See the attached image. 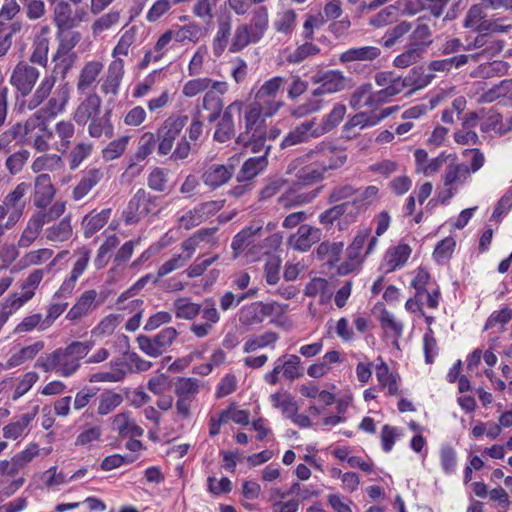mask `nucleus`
<instances>
[{
	"label": "nucleus",
	"mask_w": 512,
	"mask_h": 512,
	"mask_svg": "<svg viewBox=\"0 0 512 512\" xmlns=\"http://www.w3.org/2000/svg\"><path fill=\"white\" fill-rule=\"evenodd\" d=\"M92 347V341H73L66 347L57 348L40 356L35 367L44 372H55L64 378L71 377L79 370L81 360L88 355Z\"/></svg>",
	"instance_id": "1"
},
{
	"label": "nucleus",
	"mask_w": 512,
	"mask_h": 512,
	"mask_svg": "<svg viewBox=\"0 0 512 512\" xmlns=\"http://www.w3.org/2000/svg\"><path fill=\"white\" fill-rule=\"evenodd\" d=\"M285 82V78L281 76H275L265 81L256 92L254 101L247 107L246 113L264 118L275 115L284 105L277 95Z\"/></svg>",
	"instance_id": "2"
},
{
	"label": "nucleus",
	"mask_w": 512,
	"mask_h": 512,
	"mask_svg": "<svg viewBox=\"0 0 512 512\" xmlns=\"http://www.w3.org/2000/svg\"><path fill=\"white\" fill-rule=\"evenodd\" d=\"M151 366V362L142 359L137 353L125 352L123 357L116 358L110 362L109 370L92 374L89 381L92 383L120 382L128 373L147 371Z\"/></svg>",
	"instance_id": "3"
},
{
	"label": "nucleus",
	"mask_w": 512,
	"mask_h": 512,
	"mask_svg": "<svg viewBox=\"0 0 512 512\" xmlns=\"http://www.w3.org/2000/svg\"><path fill=\"white\" fill-rule=\"evenodd\" d=\"M375 83L381 87L378 92L382 104L388 102L392 97L404 92L405 89L415 86L416 89L425 86L427 80H413L411 77H398L392 72L383 71L375 74Z\"/></svg>",
	"instance_id": "4"
},
{
	"label": "nucleus",
	"mask_w": 512,
	"mask_h": 512,
	"mask_svg": "<svg viewBox=\"0 0 512 512\" xmlns=\"http://www.w3.org/2000/svg\"><path fill=\"white\" fill-rule=\"evenodd\" d=\"M306 157L315 159L324 173L341 168L348 159L344 149L327 142H321L311 149Z\"/></svg>",
	"instance_id": "5"
},
{
	"label": "nucleus",
	"mask_w": 512,
	"mask_h": 512,
	"mask_svg": "<svg viewBox=\"0 0 512 512\" xmlns=\"http://www.w3.org/2000/svg\"><path fill=\"white\" fill-rule=\"evenodd\" d=\"M158 197L140 188L130 199L122 216L127 225L136 224L142 217L150 214L157 206Z\"/></svg>",
	"instance_id": "6"
},
{
	"label": "nucleus",
	"mask_w": 512,
	"mask_h": 512,
	"mask_svg": "<svg viewBox=\"0 0 512 512\" xmlns=\"http://www.w3.org/2000/svg\"><path fill=\"white\" fill-rule=\"evenodd\" d=\"M286 308L287 305H281L277 302H253L240 309L239 322L245 326L260 324L266 317L282 315Z\"/></svg>",
	"instance_id": "7"
},
{
	"label": "nucleus",
	"mask_w": 512,
	"mask_h": 512,
	"mask_svg": "<svg viewBox=\"0 0 512 512\" xmlns=\"http://www.w3.org/2000/svg\"><path fill=\"white\" fill-rule=\"evenodd\" d=\"M174 386L177 397L176 412L182 418H189L191 404L200 391L201 382L196 378L178 377Z\"/></svg>",
	"instance_id": "8"
},
{
	"label": "nucleus",
	"mask_w": 512,
	"mask_h": 512,
	"mask_svg": "<svg viewBox=\"0 0 512 512\" xmlns=\"http://www.w3.org/2000/svg\"><path fill=\"white\" fill-rule=\"evenodd\" d=\"M188 122L187 115H172L168 117L158 128L156 137L158 141V153L167 155L171 152L175 140Z\"/></svg>",
	"instance_id": "9"
},
{
	"label": "nucleus",
	"mask_w": 512,
	"mask_h": 512,
	"mask_svg": "<svg viewBox=\"0 0 512 512\" xmlns=\"http://www.w3.org/2000/svg\"><path fill=\"white\" fill-rule=\"evenodd\" d=\"M469 178L470 169L467 165L456 161L449 163L442 175L444 190L439 193L440 201L444 203L451 199Z\"/></svg>",
	"instance_id": "10"
},
{
	"label": "nucleus",
	"mask_w": 512,
	"mask_h": 512,
	"mask_svg": "<svg viewBox=\"0 0 512 512\" xmlns=\"http://www.w3.org/2000/svg\"><path fill=\"white\" fill-rule=\"evenodd\" d=\"M178 336L174 327L162 329L155 336L139 335L136 339L139 349L146 355L156 358L164 353L170 347Z\"/></svg>",
	"instance_id": "11"
},
{
	"label": "nucleus",
	"mask_w": 512,
	"mask_h": 512,
	"mask_svg": "<svg viewBox=\"0 0 512 512\" xmlns=\"http://www.w3.org/2000/svg\"><path fill=\"white\" fill-rule=\"evenodd\" d=\"M81 38L82 36L78 31H73L71 29L59 30V45L54 56V61H61V65H63V76H65L68 70L72 67L76 59V55L72 52V50L80 42Z\"/></svg>",
	"instance_id": "12"
},
{
	"label": "nucleus",
	"mask_w": 512,
	"mask_h": 512,
	"mask_svg": "<svg viewBox=\"0 0 512 512\" xmlns=\"http://www.w3.org/2000/svg\"><path fill=\"white\" fill-rule=\"evenodd\" d=\"M39 76L37 68L26 62H19L11 73L10 84L22 97H26L32 92Z\"/></svg>",
	"instance_id": "13"
},
{
	"label": "nucleus",
	"mask_w": 512,
	"mask_h": 512,
	"mask_svg": "<svg viewBox=\"0 0 512 512\" xmlns=\"http://www.w3.org/2000/svg\"><path fill=\"white\" fill-rule=\"evenodd\" d=\"M312 82L319 84L312 94L321 96L344 90L348 85V78L339 70H328L315 74L312 77Z\"/></svg>",
	"instance_id": "14"
},
{
	"label": "nucleus",
	"mask_w": 512,
	"mask_h": 512,
	"mask_svg": "<svg viewBox=\"0 0 512 512\" xmlns=\"http://www.w3.org/2000/svg\"><path fill=\"white\" fill-rule=\"evenodd\" d=\"M28 189L29 184L26 182H21L17 184L16 187L5 196L3 203L10 212L9 217L5 222V227L7 229L13 228L21 219L25 209V202L23 197L27 193Z\"/></svg>",
	"instance_id": "15"
},
{
	"label": "nucleus",
	"mask_w": 512,
	"mask_h": 512,
	"mask_svg": "<svg viewBox=\"0 0 512 512\" xmlns=\"http://www.w3.org/2000/svg\"><path fill=\"white\" fill-rule=\"evenodd\" d=\"M266 139L267 127L265 124V118L245 112L244 131L238 135L236 143H249L251 141Z\"/></svg>",
	"instance_id": "16"
},
{
	"label": "nucleus",
	"mask_w": 512,
	"mask_h": 512,
	"mask_svg": "<svg viewBox=\"0 0 512 512\" xmlns=\"http://www.w3.org/2000/svg\"><path fill=\"white\" fill-rule=\"evenodd\" d=\"M322 231L307 224L301 225L297 232L288 238V245L296 251L305 252L321 240Z\"/></svg>",
	"instance_id": "17"
},
{
	"label": "nucleus",
	"mask_w": 512,
	"mask_h": 512,
	"mask_svg": "<svg viewBox=\"0 0 512 512\" xmlns=\"http://www.w3.org/2000/svg\"><path fill=\"white\" fill-rule=\"evenodd\" d=\"M56 189L51 177L41 173L34 180L33 204L36 208L45 209L53 200Z\"/></svg>",
	"instance_id": "18"
},
{
	"label": "nucleus",
	"mask_w": 512,
	"mask_h": 512,
	"mask_svg": "<svg viewBox=\"0 0 512 512\" xmlns=\"http://www.w3.org/2000/svg\"><path fill=\"white\" fill-rule=\"evenodd\" d=\"M316 119L313 118L309 121L302 122L291 130L288 135L283 139L281 146L283 148L294 146L308 142L310 139L321 137L316 135Z\"/></svg>",
	"instance_id": "19"
},
{
	"label": "nucleus",
	"mask_w": 512,
	"mask_h": 512,
	"mask_svg": "<svg viewBox=\"0 0 512 512\" xmlns=\"http://www.w3.org/2000/svg\"><path fill=\"white\" fill-rule=\"evenodd\" d=\"M210 89H215L220 94H225L228 90V85L226 82L214 81L208 77L195 78L189 80L183 85L182 94L185 97L191 98L199 95L202 92L206 93V91Z\"/></svg>",
	"instance_id": "20"
},
{
	"label": "nucleus",
	"mask_w": 512,
	"mask_h": 512,
	"mask_svg": "<svg viewBox=\"0 0 512 512\" xmlns=\"http://www.w3.org/2000/svg\"><path fill=\"white\" fill-rule=\"evenodd\" d=\"M349 104L354 109L367 107L375 109L382 105L378 92L372 91V84L365 83L357 87L350 96Z\"/></svg>",
	"instance_id": "21"
},
{
	"label": "nucleus",
	"mask_w": 512,
	"mask_h": 512,
	"mask_svg": "<svg viewBox=\"0 0 512 512\" xmlns=\"http://www.w3.org/2000/svg\"><path fill=\"white\" fill-rule=\"evenodd\" d=\"M233 174V165L214 163L205 169L202 180L206 186L215 189L226 184L232 178Z\"/></svg>",
	"instance_id": "22"
},
{
	"label": "nucleus",
	"mask_w": 512,
	"mask_h": 512,
	"mask_svg": "<svg viewBox=\"0 0 512 512\" xmlns=\"http://www.w3.org/2000/svg\"><path fill=\"white\" fill-rule=\"evenodd\" d=\"M101 103L102 100L97 94L88 95L76 108L73 114L74 121L79 125H85L101 114Z\"/></svg>",
	"instance_id": "23"
},
{
	"label": "nucleus",
	"mask_w": 512,
	"mask_h": 512,
	"mask_svg": "<svg viewBox=\"0 0 512 512\" xmlns=\"http://www.w3.org/2000/svg\"><path fill=\"white\" fill-rule=\"evenodd\" d=\"M73 236L71 216H65L59 222L48 226L44 230V237L47 242L57 247L59 244L69 241Z\"/></svg>",
	"instance_id": "24"
},
{
	"label": "nucleus",
	"mask_w": 512,
	"mask_h": 512,
	"mask_svg": "<svg viewBox=\"0 0 512 512\" xmlns=\"http://www.w3.org/2000/svg\"><path fill=\"white\" fill-rule=\"evenodd\" d=\"M76 133L75 125L69 120H61L55 124L49 137L55 139V148L58 152L66 153L70 148Z\"/></svg>",
	"instance_id": "25"
},
{
	"label": "nucleus",
	"mask_w": 512,
	"mask_h": 512,
	"mask_svg": "<svg viewBox=\"0 0 512 512\" xmlns=\"http://www.w3.org/2000/svg\"><path fill=\"white\" fill-rule=\"evenodd\" d=\"M124 75V62L117 58L108 67L107 74L101 85L104 94L117 95Z\"/></svg>",
	"instance_id": "26"
},
{
	"label": "nucleus",
	"mask_w": 512,
	"mask_h": 512,
	"mask_svg": "<svg viewBox=\"0 0 512 512\" xmlns=\"http://www.w3.org/2000/svg\"><path fill=\"white\" fill-rule=\"evenodd\" d=\"M103 68V63L97 60L85 63L77 79V90L80 93H85L92 89Z\"/></svg>",
	"instance_id": "27"
},
{
	"label": "nucleus",
	"mask_w": 512,
	"mask_h": 512,
	"mask_svg": "<svg viewBox=\"0 0 512 512\" xmlns=\"http://www.w3.org/2000/svg\"><path fill=\"white\" fill-rule=\"evenodd\" d=\"M381 55L380 48L376 46L353 47L339 55V61L342 64L351 62H372Z\"/></svg>",
	"instance_id": "28"
},
{
	"label": "nucleus",
	"mask_w": 512,
	"mask_h": 512,
	"mask_svg": "<svg viewBox=\"0 0 512 512\" xmlns=\"http://www.w3.org/2000/svg\"><path fill=\"white\" fill-rule=\"evenodd\" d=\"M44 347L45 343L41 340L22 347L19 351L12 354L4 365L0 363V368L11 369L18 367L27 361H31L44 349Z\"/></svg>",
	"instance_id": "29"
},
{
	"label": "nucleus",
	"mask_w": 512,
	"mask_h": 512,
	"mask_svg": "<svg viewBox=\"0 0 512 512\" xmlns=\"http://www.w3.org/2000/svg\"><path fill=\"white\" fill-rule=\"evenodd\" d=\"M53 19L58 30H70L77 26L82 18L73 16L71 5L66 1H58L53 8Z\"/></svg>",
	"instance_id": "30"
},
{
	"label": "nucleus",
	"mask_w": 512,
	"mask_h": 512,
	"mask_svg": "<svg viewBox=\"0 0 512 512\" xmlns=\"http://www.w3.org/2000/svg\"><path fill=\"white\" fill-rule=\"evenodd\" d=\"M38 407L34 408L33 413H25L20 415L15 421L8 423L2 429L3 437L6 439L16 440L29 432V425L36 416Z\"/></svg>",
	"instance_id": "31"
},
{
	"label": "nucleus",
	"mask_w": 512,
	"mask_h": 512,
	"mask_svg": "<svg viewBox=\"0 0 512 512\" xmlns=\"http://www.w3.org/2000/svg\"><path fill=\"white\" fill-rule=\"evenodd\" d=\"M263 225L260 222H254L242 229L234 238L231 247L235 254L241 253L249 245L255 242L257 235L261 234Z\"/></svg>",
	"instance_id": "32"
},
{
	"label": "nucleus",
	"mask_w": 512,
	"mask_h": 512,
	"mask_svg": "<svg viewBox=\"0 0 512 512\" xmlns=\"http://www.w3.org/2000/svg\"><path fill=\"white\" fill-rule=\"evenodd\" d=\"M88 134L92 138H111L114 134V127L111 122V110H106L103 115L99 114L89 121Z\"/></svg>",
	"instance_id": "33"
},
{
	"label": "nucleus",
	"mask_w": 512,
	"mask_h": 512,
	"mask_svg": "<svg viewBox=\"0 0 512 512\" xmlns=\"http://www.w3.org/2000/svg\"><path fill=\"white\" fill-rule=\"evenodd\" d=\"M221 95L222 94H220L217 90L210 89L204 94L201 105H198L199 109L201 107L207 112L205 119H207V121L210 123L217 120L221 115V111L223 109V100Z\"/></svg>",
	"instance_id": "34"
},
{
	"label": "nucleus",
	"mask_w": 512,
	"mask_h": 512,
	"mask_svg": "<svg viewBox=\"0 0 512 512\" xmlns=\"http://www.w3.org/2000/svg\"><path fill=\"white\" fill-rule=\"evenodd\" d=\"M112 429L118 432L119 436L126 438L129 436H142L144 431L129 417V414L122 412L112 419Z\"/></svg>",
	"instance_id": "35"
},
{
	"label": "nucleus",
	"mask_w": 512,
	"mask_h": 512,
	"mask_svg": "<svg viewBox=\"0 0 512 512\" xmlns=\"http://www.w3.org/2000/svg\"><path fill=\"white\" fill-rule=\"evenodd\" d=\"M43 229L41 220L33 214L27 221L18 241L17 246L20 249H27L39 238Z\"/></svg>",
	"instance_id": "36"
},
{
	"label": "nucleus",
	"mask_w": 512,
	"mask_h": 512,
	"mask_svg": "<svg viewBox=\"0 0 512 512\" xmlns=\"http://www.w3.org/2000/svg\"><path fill=\"white\" fill-rule=\"evenodd\" d=\"M259 40L263 38L269 27V11L266 6H258L251 12L249 23L245 24Z\"/></svg>",
	"instance_id": "37"
},
{
	"label": "nucleus",
	"mask_w": 512,
	"mask_h": 512,
	"mask_svg": "<svg viewBox=\"0 0 512 512\" xmlns=\"http://www.w3.org/2000/svg\"><path fill=\"white\" fill-rule=\"evenodd\" d=\"M320 190L321 188H317L310 192L296 193V189H290L279 197L278 202L285 209L301 206L312 202L318 196Z\"/></svg>",
	"instance_id": "38"
},
{
	"label": "nucleus",
	"mask_w": 512,
	"mask_h": 512,
	"mask_svg": "<svg viewBox=\"0 0 512 512\" xmlns=\"http://www.w3.org/2000/svg\"><path fill=\"white\" fill-rule=\"evenodd\" d=\"M346 114V106L344 104L338 103L333 109L323 117L322 121L317 125L316 124V135L323 136L330 131H332L338 124L343 120Z\"/></svg>",
	"instance_id": "39"
},
{
	"label": "nucleus",
	"mask_w": 512,
	"mask_h": 512,
	"mask_svg": "<svg viewBox=\"0 0 512 512\" xmlns=\"http://www.w3.org/2000/svg\"><path fill=\"white\" fill-rule=\"evenodd\" d=\"M56 77L53 74L46 75L36 88L28 101V109L33 110L41 105L51 94L55 85Z\"/></svg>",
	"instance_id": "40"
},
{
	"label": "nucleus",
	"mask_w": 512,
	"mask_h": 512,
	"mask_svg": "<svg viewBox=\"0 0 512 512\" xmlns=\"http://www.w3.org/2000/svg\"><path fill=\"white\" fill-rule=\"evenodd\" d=\"M297 17L294 9H284L277 13L273 27L278 33L291 35L297 25Z\"/></svg>",
	"instance_id": "41"
},
{
	"label": "nucleus",
	"mask_w": 512,
	"mask_h": 512,
	"mask_svg": "<svg viewBox=\"0 0 512 512\" xmlns=\"http://www.w3.org/2000/svg\"><path fill=\"white\" fill-rule=\"evenodd\" d=\"M99 169H90L73 189V198L78 201L85 197L89 191L101 180Z\"/></svg>",
	"instance_id": "42"
},
{
	"label": "nucleus",
	"mask_w": 512,
	"mask_h": 512,
	"mask_svg": "<svg viewBox=\"0 0 512 512\" xmlns=\"http://www.w3.org/2000/svg\"><path fill=\"white\" fill-rule=\"evenodd\" d=\"M260 40L254 33L245 25H239L235 31L230 45V52L236 53L243 50L250 43H257Z\"/></svg>",
	"instance_id": "43"
},
{
	"label": "nucleus",
	"mask_w": 512,
	"mask_h": 512,
	"mask_svg": "<svg viewBox=\"0 0 512 512\" xmlns=\"http://www.w3.org/2000/svg\"><path fill=\"white\" fill-rule=\"evenodd\" d=\"M268 164L267 151L258 157H251L244 162L238 174L239 180H251Z\"/></svg>",
	"instance_id": "44"
},
{
	"label": "nucleus",
	"mask_w": 512,
	"mask_h": 512,
	"mask_svg": "<svg viewBox=\"0 0 512 512\" xmlns=\"http://www.w3.org/2000/svg\"><path fill=\"white\" fill-rule=\"evenodd\" d=\"M411 248L407 244L400 243L399 245L390 248L387 251L385 261L389 266L388 271H394L398 267L403 266L409 259Z\"/></svg>",
	"instance_id": "45"
},
{
	"label": "nucleus",
	"mask_w": 512,
	"mask_h": 512,
	"mask_svg": "<svg viewBox=\"0 0 512 512\" xmlns=\"http://www.w3.org/2000/svg\"><path fill=\"white\" fill-rule=\"evenodd\" d=\"M30 152L21 148L9 154L5 160L4 166L10 176H15L21 173L30 159Z\"/></svg>",
	"instance_id": "46"
},
{
	"label": "nucleus",
	"mask_w": 512,
	"mask_h": 512,
	"mask_svg": "<svg viewBox=\"0 0 512 512\" xmlns=\"http://www.w3.org/2000/svg\"><path fill=\"white\" fill-rule=\"evenodd\" d=\"M173 309L177 318L192 320L201 312V305L188 297H179L174 301Z\"/></svg>",
	"instance_id": "47"
},
{
	"label": "nucleus",
	"mask_w": 512,
	"mask_h": 512,
	"mask_svg": "<svg viewBox=\"0 0 512 512\" xmlns=\"http://www.w3.org/2000/svg\"><path fill=\"white\" fill-rule=\"evenodd\" d=\"M70 90L68 84L59 86L46 104V110L51 116H55L65 109L69 100Z\"/></svg>",
	"instance_id": "48"
},
{
	"label": "nucleus",
	"mask_w": 512,
	"mask_h": 512,
	"mask_svg": "<svg viewBox=\"0 0 512 512\" xmlns=\"http://www.w3.org/2000/svg\"><path fill=\"white\" fill-rule=\"evenodd\" d=\"M332 293L333 289L329 287L328 281L320 277L313 278L304 289V294L308 297L320 296L321 303L329 300Z\"/></svg>",
	"instance_id": "49"
},
{
	"label": "nucleus",
	"mask_w": 512,
	"mask_h": 512,
	"mask_svg": "<svg viewBox=\"0 0 512 512\" xmlns=\"http://www.w3.org/2000/svg\"><path fill=\"white\" fill-rule=\"evenodd\" d=\"M324 172L315 162L309 166L303 167L296 174V182L294 187L297 186H309L316 182L321 181L324 178Z\"/></svg>",
	"instance_id": "50"
},
{
	"label": "nucleus",
	"mask_w": 512,
	"mask_h": 512,
	"mask_svg": "<svg viewBox=\"0 0 512 512\" xmlns=\"http://www.w3.org/2000/svg\"><path fill=\"white\" fill-rule=\"evenodd\" d=\"M379 123V118H376V111L359 112L350 117L343 125V132H350L353 128L359 127L364 129L367 127L375 126Z\"/></svg>",
	"instance_id": "51"
},
{
	"label": "nucleus",
	"mask_w": 512,
	"mask_h": 512,
	"mask_svg": "<svg viewBox=\"0 0 512 512\" xmlns=\"http://www.w3.org/2000/svg\"><path fill=\"white\" fill-rule=\"evenodd\" d=\"M63 168V160L59 155L56 154H44L37 157L32 165L31 169L34 173H40L43 171H57Z\"/></svg>",
	"instance_id": "52"
},
{
	"label": "nucleus",
	"mask_w": 512,
	"mask_h": 512,
	"mask_svg": "<svg viewBox=\"0 0 512 512\" xmlns=\"http://www.w3.org/2000/svg\"><path fill=\"white\" fill-rule=\"evenodd\" d=\"M110 213V209H104L97 214L86 215L83 219L85 237L89 238L99 231L107 223Z\"/></svg>",
	"instance_id": "53"
},
{
	"label": "nucleus",
	"mask_w": 512,
	"mask_h": 512,
	"mask_svg": "<svg viewBox=\"0 0 512 512\" xmlns=\"http://www.w3.org/2000/svg\"><path fill=\"white\" fill-rule=\"evenodd\" d=\"M423 53V47L417 43H410L406 50L394 59L393 64L397 68H407L417 63Z\"/></svg>",
	"instance_id": "54"
},
{
	"label": "nucleus",
	"mask_w": 512,
	"mask_h": 512,
	"mask_svg": "<svg viewBox=\"0 0 512 512\" xmlns=\"http://www.w3.org/2000/svg\"><path fill=\"white\" fill-rule=\"evenodd\" d=\"M54 251L50 248L31 250L23 255L19 264L22 268L38 266L48 262L53 257Z\"/></svg>",
	"instance_id": "55"
},
{
	"label": "nucleus",
	"mask_w": 512,
	"mask_h": 512,
	"mask_svg": "<svg viewBox=\"0 0 512 512\" xmlns=\"http://www.w3.org/2000/svg\"><path fill=\"white\" fill-rule=\"evenodd\" d=\"M376 377L380 385L388 390L389 395L394 396L398 394L397 376L390 373L386 363L381 362L376 366Z\"/></svg>",
	"instance_id": "56"
},
{
	"label": "nucleus",
	"mask_w": 512,
	"mask_h": 512,
	"mask_svg": "<svg viewBox=\"0 0 512 512\" xmlns=\"http://www.w3.org/2000/svg\"><path fill=\"white\" fill-rule=\"evenodd\" d=\"M320 53V48L312 42V40H304V43L297 46L294 51L287 56V62L298 64L307 59L308 57Z\"/></svg>",
	"instance_id": "57"
},
{
	"label": "nucleus",
	"mask_w": 512,
	"mask_h": 512,
	"mask_svg": "<svg viewBox=\"0 0 512 512\" xmlns=\"http://www.w3.org/2000/svg\"><path fill=\"white\" fill-rule=\"evenodd\" d=\"M483 5V3L475 4L469 8L464 19V27L473 31H480L482 24H484L487 18V14L484 11Z\"/></svg>",
	"instance_id": "58"
},
{
	"label": "nucleus",
	"mask_w": 512,
	"mask_h": 512,
	"mask_svg": "<svg viewBox=\"0 0 512 512\" xmlns=\"http://www.w3.org/2000/svg\"><path fill=\"white\" fill-rule=\"evenodd\" d=\"M49 39L43 36H35L33 51L30 55V62L40 66H46L48 62Z\"/></svg>",
	"instance_id": "59"
},
{
	"label": "nucleus",
	"mask_w": 512,
	"mask_h": 512,
	"mask_svg": "<svg viewBox=\"0 0 512 512\" xmlns=\"http://www.w3.org/2000/svg\"><path fill=\"white\" fill-rule=\"evenodd\" d=\"M278 334L275 332H265L258 336L250 337L244 344V352L251 353L260 348L274 345L278 340Z\"/></svg>",
	"instance_id": "60"
},
{
	"label": "nucleus",
	"mask_w": 512,
	"mask_h": 512,
	"mask_svg": "<svg viewBox=\"0 0 512 512\" xmlns=\"http://www.w3.org/2000/svg\"><path fill=\"white\" fill-rule=\"evenodd\" d=\"M231 35V21L222 20L218 24V30L213 40V51L216 56H220L225 50Z\"/></svg>",
	"instance_id": "61"
},
{
	"label": "nucleus",
	"mask_w": 512,
	"mask_h": 512,
	"mask_svg": "<svg viewBox=\"0 0 512 512\" xmlns=\"http://www.w3.org/2000/svg\"><path fill=\"white\" fill-rule=\"evenodd\" d=\"M123 401L120 394L112 391H106L99 396L97 413L101 416L111 413Z\"/></svg>",
	"instance_id": "62"
},
{
	"label": "nucleus",
	"mask_w": 512,
	"mask_h": 512,
	"mask_svg": "<svg viewBox=\"0 0 512 512\" xmlns=\"http://www.w3.org/2000/svg\"><path fill=\"white\" fill-rule=\"evenodd\" d=\"M412 28L411 23L407 21H402L396 26L388 29L383 38L382 44L385 48L393 47L399 39H401L405 34H407Z\"/></svg>",
	"instance_id": "63"
},
{
	"label": "nucleus",
	"mask_w": 512,
	"mask_h": 512,
	"mask_svg": "<svg viewBox=\"0 0 512 512\" xmlns=\"http://www.w3.org/2000/svg\"><path fill=\"white\" fill-rule=\"evenodd\" d=\"M137 31L138 28L136 26H132L121 35L112 53L114 58L117 59L119 56L128 55L130 47L136 41Z\"/></svg>",
	"instance_id": "64"
}]
</instances>
